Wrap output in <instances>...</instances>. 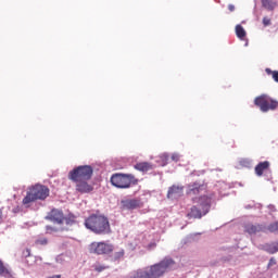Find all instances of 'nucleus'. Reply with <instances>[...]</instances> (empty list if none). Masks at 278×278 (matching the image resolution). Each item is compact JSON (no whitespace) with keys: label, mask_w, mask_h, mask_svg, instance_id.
Instances as JSON below:
<instances>
[{"label":"nucleus","mask_w":278,"mask_h":278,"mask_svg":"<svg viewBox=\"0 0 278 278\" xmlns=\"http://www.w3.org/2000/svg\"><path fill=\"white\" fill-rule=\"evenodd\" d=\"M85 227L96 236H108L112 233L110 219L105 215L91 214L85 219Z\"/></svg>","instance_id":"1"},{"label":"nucleus","mask_w":278,"mask_h":278,"mask_svg":"<svg viewBox=\"0 0 278 278\" xmlns=\"http://www.w3.org/2000/svg\"><path fill=\"white\" fill-rule=\"evenodd\" d=\"M193 203H197V205H193L190 208V212L187 214L188 218H203L212 207V198L207 195H202L199 198L193 199Z\"/></svg>","instance_id":"2"},{"label":"nucleus","mask_w":278,"mask_h":278,"mask_svg":"<svg viewBox=\"0 0 278 278\" xmlns=\"http://www.w3.org/2000/svg\"><path fill=\"white\" fill-rule=\"evenodd\" d=\"M49 194V187L37 184L27 191L26 197L23 199L22 203L26 207H29L30 203H34L35 201H45Z\"/></svg>","instance_id":"3"},{"label":"nucleus","mask_w":278,"mask_h":278,"mask_svg":"<svg viewBox=\"0 0 278 278\" xmlns=\"http://www.w3.org/2000/svg\"><path fill=\"white\" fill-rule=\"evenodd\" d=\"M175 266V262L170 257H165L161 262L148 266V273L150 278H160L163 277L172 267Z\"/></svg>","instance_id":"4"},{"label":"nucleus","mask_w":278,"mask_h":278,"mask_svg":"<svg viewBox=\"0 0 278 278\" xmlns=\"http://www.w3.org/2000/svg\"><path fill=\"white\" fill-rule=\"evenodd\" d=\"M111 184L115 188L125 190L131 186H138V179L131 174H113L111 176Z\"/></svg>","instance_id":"5"},{"label":"nucleus","mask_w":278,"mask_h":278,"mask_svg":"<svg viewBox=\"0 0 278 278\" xmlns=\"http://www.w3.org/2000/svg\"><path fill=\"white\" fill-rule=\"evenodd\" d=\"M92 173H94L92 166L81 165L70 172L68 179L71 181H90L92 179Z\"/></svg>","instance_id":"6"},{"label":"nucleus","mask_w":278,"mask_h":278,"mask_svg":"<svg viewBox=\"0 0 278 278\" xmlns=\"http://www.w3.org/2000/svg\"><path fill=\"white\" fill-rule=\"evenodd\" d=\"M254 104L261 112H275L278 108V101L267 94H262L254 99Z\"/></svg>","instance_id":"7"},{"label":"nucleus","mask_w":278,"mask_h":278,"mask_svg":"<svg viewBox=\"0 0 278 278\" xmlns=\"http://www.w3.org/2000/svg\"><path fill=\"white\" fill-rule=\"evenodd\" d=\"M89 253H93L94 255H110V253H114V244L105 241H94L89 244Z\"/></svg>","instance_id":"8"},{"label":"nucleus","mask_w":278,"mask_h":278,"mask_svg":"<svg viewBox=\"0 0 278 278\" xmlns=\"http://www.w3.org/2000/svg\"><path fill=\"white\" fill-rule=\"evenodd\" d=\"M122 210H140L142 207V200L126 199L121 201Z\"/></svg>","instance_id":"9"},{"label":"nucleus","mask_w":278,"mask_h":278,"mask_svg":"<svg viewBox=\"0 0 278 278\" xmlns=\"http://www.w3.org/2000/svg\"><path fill=\"white\" fill-rule=\"evenodd\" d=\"M74 184H76V192H79L80 194H88L94 190V187L88 184V180H77L74 181Z\"/></svg>","instance_id":"10"},{"label":"nucleus","mask_w":278,"mask_h":278,"mask_svg":"<svg viewBox=\"0 0 278 278\" xmlns=\"http://www.w3.org/2000/svg\"><path fill=\"white\" fill-rule=\"evenodd\" d=\"M48 220L62 225L64 223V213L58 208H53L47 216Z\"/></svg>","instance_id":"11"},{"label":"nucleus","mask_w":278,"mask_h":278,"mask_svg":"<svg viewBox=\"0 0 278 278\" xmlns=\"http://www.w3.org/2000/svg\"><path fill=\"white\" fill-rule=\"evenodd\" d=\"M206 187L205 185L193 182L192 185L188 186L187 194L193 197L195 194H201V192H205Z\"/></svg>","instance_id":"12"},{"label":"nucleus","mask_w":278,"mask_h":278,"mask_svg":"<svg viewBox=\"0 0 278 278\" xmlns=\"http://www.w3.org/2000/svg\"><path fill=\"white\" fill-rule=\"evenodd\" d=\"M184 195V187L174 185L168 189L167 198L168 199H179Z\"/></svg>","instance_id":"13"},{"label":"nucleus","mask_w":278,"mask_h":278,"mask_svg":"<svg viewBox=\"0 0 278 278\" xmlns=\"http://www.w3.org/2000/svg\"><path fill=\"white\" fill-rule=\"evenodd\" d=\"M266 170H270V162L268 161L260 162L254 168V173L257 177H262Z\"/></svg>","instance_id":"14"},{"label":"nucleus","mask_w":278,"mask_h":278,"mask_svg":"<svg viewBox=\"0 0 278 278\" xmlns=\"http://www.w3.org/2000/svg\"><path fill=\"white\" fill-rule=\"evenodd\" d=\"M135 168L141 173H149V170H153V164L149 162H140L135 165Z\"/></svg>","instance_id":"15"},{"label":"nucleus","mask_w":278,"mask_h":278,"mask_svg":"<svg viewBox=\"0 0 278 278\" xmlns=\"http://www.w3.org/2000/svg\"><path fill=\"white\" fill-rule=\"evenodd\" d=\"M245 231L247 233H250V236H253V233H258V231H262V226L248 224L245 226Z\"/></svg>","instance_id":"16"},{"label":"nucleus","mask_w":278,"mask_h":278,"mask_svg":"<svg viewBox=\"0 0 278 278\" xmlns=\"http://www.w3.org/2000/svg\"><path fill=\"white\" fill-rule=\"evenodd\" d=\"M264 250L267 253H270V255H274V253L278 252V241L277 242H273L271 244L270 243H266L264 245Z\"/></svg>","instance_id":"17"},{"label":"nucleus","mask_w":278,"mask_h":278,"mask_svg":"<svg viewBox=\"0 0 278 278\" xmlns=\"http://www.w3.org/2000/svg\"><path fill=\"white\" fill-rule=\"evenodd\" d=\"M261 3L265 10L273 11L277 8V2H275V0H261Z\"/></svg>","instance_id":"18"},{"label":"nucleus","mask_w":278,"mask_h":278,"mask_svg":"<svg viewBox=\"0 0 278 278\" xmlns=\"http://www.w3.org/2000/svg\"><path fill=\"white\" fill-rule=\"evenodd\" d=\"M236 36L240 40H244V38H247V30H244V27L240 24L236 26Z\"/></svg>","instance_id":"19"},{"label":"nucleus","mask_w":278,"mask_h":278,"mask_svg":"<svg viewBox=\"0 0 278 278\" xmlns=\"http://www.w3.org/2000/svg\"><path fill=\"white\" fill-rule=\"evenodd\" d=\"M265 72L271 76V78L274 79V81H276V84H278V71H273L270 68H266Z\"/></svg>","instance_id":"20"},{"label":"nucleus","mask_w":278,"mask_h":278,"mask_svg":"<svg viewBox=\"0 0 278 278\" xmlns=\"http://www.w3.org/2000/svg\"><path fill=\"white\" fill-rule=\"evenodd\" d=\"M267 229L270 233H278V220L269 224Z\"/></svg>","instance_id":"21"},{"label":"nucleus","mask_w":278,"mask_h":278,"mask_svg":"<svg viewBox=\"0 0 278 278\" xmlns=\"http://www.w3.org/2000/svg\"><path fill=\"white\" fill-rule=\"evenodd\" d=\"M108 268H110V266H105L101 264L93 265V269L96 270V273H103V270H108Z\"/></svg>","instance_id":"22"},{"label":"nucleus","mask_w":278,"mask_h":278,"mask_svg":"<svg viewBox=\"0 0 278 278\" xmlns=\"http://www.w3.org/2000/svg\"><path fill=\"white\" fill-rule=\"evenodd\" d=\"M123 257H125V250H119L113 255V260L115 261L123 260Z\"/></svg>","instance_id":"23"},{"label":"nucleus","mask_w":278,"mask_h":278,"mask_svg":"<svg viewBox=\"0 0 278 278\" xmlns=\"http://www.w3.org/2000/svg\"><path fill=\"white\" fill-rule=\"evenodd\" d=\"M64 222L66 225H75V216L68 215L67 217H64Z\"/></svg>","instance_id":"24"},{"label":"nucleus","mask_w":278,"mask_h":278,"mask_svg":"<svg viewBox=\"0 0 278 278\" xmlns=\"http://www.w3.org/2000/svg\"><path fill=\"white\" fill-rule=\"evenodd\" d=\"M35 244L45 247V245L49 244V240L47 238H40L35 241Z\"/></svg>","instance_id":"25"},{"label":"nucleus","mask_w":278,"mask_h":278,"mask_svg":"<svg viewBox=\"0 0 278 278\" xmlns=\"http://www.w3.org/2000/svg\"><path fill=\"white\" fill-rule=\"evenodd\" d=\"M5 273H8V268L3 265V261L0 260V275H5Z\"/></svg>","instance_id":"26"},{"label":"nucleus","mask_w":278,"mask_h":278,"mask_svg":"<svg viewBox=\"0 0 278 278\" xmlns=\"http://www.w3.org/2000/svg\"><path fill=\"white\" fill-rule=\"evenodd\" d=\"M240 166H245V167H249L251 166V161L247 160V159H242L240 162H239Z\"/></svg>","instance_id":"27"},{"label":"nucleus","mask_w":278,"mask_h":278,"mask_svg":"<svg viewBox=\"0 0 278 278\" xmlns=\"http://www.w3.org/2000/svg\"><path fill=\"white\" fill-rule=\"evenodd\" d=\"M263 25H264L265 27H268V25H270V18H268V17H263Z\"/></svg>","instance_id":"28"},{"label":"nucleus","mask_w":278,"mask_h":278,"mask_svg":"<svg viewBox=\"0 0 278 278\" xmlns=\"http://www.w3.org/2000/svg\"><path fill=\"white\" fill-rule=\"evenodd\" d=\"M179 154H177V153H175V154H173L172 155V160H173V162H179Z\"/></svg>","instance_id":"29"},{"label":"nucleus","mask_w":278,"mask_h":278,"mask_svg":"<svg viewBox=\"0 0 278 278\" xmlns=\"http://www.w3.org/2000/svg\"><path fill=\"white\" fill-rule=\"evenodd\" d=\"M46 231H47L48 233H51V231H58V229H55V228H53V227H51V226H47V227H46Z\"/></svg>","instance_id":"30"},{"label":"nucleus","mask_w":278,"mask_h":278,"mask_svg":"<svg viewBox=\"0 0 278 278\" xmlns=\"http://www.w3.org/2000/svg\"><path fill=\"white\" fill-rule=\"evenodd\" d=\"M23 254L25 255V257H29L31 255V251L29 249H26Z\"/></svg>","instance_id":"31"},{"label":"nucleus","mask_w":278,"mask_h":278,"mask_svg":"<svg viewBox=\"0 0 278 278\" xmlns=\"http://www.w3.org/2000/svg\"><path fill=\"white\" fill-rule=\"evenodd\" d=\"M229 12H233L236 10V7L233 4L228 5Z\"/></svg>","instance_id":"32"},{"label":"nucleus","mask_w":278,"mask_h":278,"mask_svg":"<svg viewBox=\"0 0 278 278\" xmlns=\"http://www.w3.org/2000/svg\"><path fill=\"white\" fill-rule=\"evenodd\" d=\"M275 264H277V261H275V258H270L268 266H273Z\"/></svg>","instance_id":"33"},{"label":"nucleus","mask_w":278,"mask_h":278,"mask_svg":"<svg viewBox=\"0 0 278 278\" xmlns=\"http://www.w3.org/2000/svg\"><path fill=\"white\" fill-rule=\"evenodd\" d=\"M3 218V211L0 210V220Z\"/></svg>","instance_id":"34"}]
</instances>
